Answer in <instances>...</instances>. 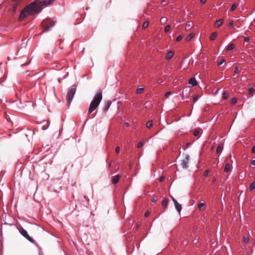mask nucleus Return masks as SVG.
<instances>
[{
	"label": "nucleus",
	"instance_id": "nucleus-1",
	"mask_svg": "<svg viewBox=\"0 0 255 255\" xmlns=\"http://www.w3.org/2000/svg\"><path fill=\"white\" fill-rule=\"evenodd\" d=\"M52 2L51 0L35 1L29 4L21 12L19 18L22 20L30 14L39 12L42 6H46Z\"/></svg>",
	"mask_w": 255,
	"mask_h": 255
},
{
	"label": "nucleus",
	"instance_id": "nucleus-2",
	"mask_svg": "<svg viewBox=\"0 0 255 255\" xmlns=\"http://www.w3.org/2000/svg\"><path fill=\"white\" fill-rule=\"evenodd\" d=\"M102 93L100 92H98L94 97V99L92 101L91 103H90V107L89 108V114H91L97 108H98L102 101Z\"/></svg>",
	"mask_w": 255,
	"mask_h": 255
},
{
	"label": "nucleus",
	"instance_id": "nucleus-3",
	"mask_svg": "<svg viewBox=\"0 0 255 255\" xmlns=\"http://www.w3.org/2000/svg\"><path fill=\"white\" fill-rule=\"evenodd\" d=\"M76 90V87L75 85H72L69 88H68L67 93L66 99L68 105H70L73 100V98L75 95V92Z\"/></svg>",
	"mask_w": 255,
	"mask_h": 255
},
{
	"label": "nucleus",
	"instance_id": "nucleus-4",
	"mask_svg": "<svg viewBox=\"0 0 255 255\" xmlns=\"http://www.w3.org/2000/svg\"><path fill=\"white\" fill-rule=\"evenodd\" d=\"M55 24V22L50 19L44 20L42 23V27L45 31H49Z\"/></svg>",
	"mask_w": 255,
	"mask_h": 255
},
{
	"label": "nucleus",
	"instance_id": "nucleus-5",
	"mask_svg": "<svg viewBox=\"0 0 255 255\" xmlns=\"http://www.w3.org/2000/svg\"><path fill=\"white\" fill-rule=\"evenodd\" d=\"M189 161V156L185 155L184 158L181 161V165L183 168H187L188 167V163Z\"/></svg>",
	"mask_w": 255,
	"mask_h": 255
},
{
	"label": "nucleus",
	"instance_id": "nucleus-6",
	"mask_svg": "<svg viewBox=\"0 0 255 255\" xmlns=\"http://www.w3.org/2000/svg\"><path fill=\"white\" fill-rule=\"evenodd\" d=\"M19 231L21 234L29 242H30L31 243L34 242V240H33V239H32L29 236L27 232L25 230H24V229H21Z\"/></svg>",
	"mask_w": 255,
	"mask_h": 255
},
{
	"label": "nucleus",
	"instance_id": "nucleus-7",
	"mask_svg": "<svg viewBox=\"0 0 255 255\" xmlns=\"http://www.w3.org/2000/svg\"><path fill=\"white\" fill-rule=\"evenodd\" d=\"M223 19L217 20L214 24V26L216 28H218L223 24Z\"/></svg>",
	"mask_w": 255,
	"mask_h": 255
},
{
	"label": "nucleus",
	"instance_id": "nucleus-8",
	"mask_svg": "<svg viewBox=\"0 0 255 255\" xmlns=\"http://www.w3.org/2000/svg\"><path fill=\"white\" fill-rule=\"evenodd\" d=\"M188 83L192 86H195L197 84V81L195 78L192 77L189 80Z\"/></svg>",
	"mask_w": 255,
	"mask_h": 255
},
{
	"label": "nucleus",
	"instance_id": "nucleus-9",
	"mask_svg": "<svg viewBox=\"0 0 255 255\" xmlns=\"http://www.w3.org/2000/svg\"><path fill=\"white\" fill-rule=\"evenodd\" d=\"M174 52L173 50L169 51L166 54L165 56V59L166 60H169L174 55Z\"/></svg>",
	"mask_w": 255,
	"mask_h": 255
},
{
	"label": "nucleus",
	"instance_id": "nucleus-10",
	"mask_svg": "<svg viewBox=\"0 0 255 255\" xmlns=\"http://www.w3.org/2000/svg\"><path fill=\"white\" fill-rule=\"evenodd\" d=\"M120 177L121 176L119 174L114 176L112 179V183L113 184H117L119 182Z\"/></svg>",
	"mask_w": 255,
	"mask_h": 255
},
{
	"label": "nucleus",
	"instance_id": "nucleus-11",
	"mask_svg": "<svg viewBox=\"0 0 255 255\" xmlns=\"http://www.w3.org/2000/svg\"><path fill=\"white\" fill-rule=\"evenodd\" d=\"M174 206H175V207L176 209V210L178 211V212L179 213V214H180V212L182 210V206L180 204H179V203H178V202L175 203L174 204Z\"/></svg>",
	"mask_w": 255,
	"mask_h": 255
},
{
	"label": "nucleus",
	"instance_id": "nucleus-12",
	"mask_svg": "<svg viewBox=\"0 0 255 255\" xmlns=\"http://www.w3.org/2000/svg\"><path fill=\"white\" fill-rule=\"evenodd\" d=\"M111 105V102L110 101H108L105 104V105H104V111H108V109H109V108L110 107Z\"/></svg>",
	"mask_w": 255,
	"mask_h": 255
},
{
	"label": "nucleus",
	"instance_id": "nucleus-13",
	"mask_svg": "<svg viewBox=\"0 0 255 255\" xmlns=\"http://www.w3.org/2000/svg\"><path fill=\"white\" fill-rule=\"evenodd\" d=\"M205 206V203L204 202L202 201H199L198 203V207L200 210H202L204 209Z\"/></svg>",
	"mask_w": 255,
	"mask_h": 255
},
{
	"label": "nucleus",
	"instance_id": "nucleus-14",
	"mask_svg": "<svg viewBox=\"0 0 255 255\" xmlns=\"http://www.w3.org/2000/svg\"><path fill=\"white\" fill-rule=\"evenodd\" d=\"M217 36V32H213L210 35L209 39L210 40L213 41L216 38Z\"/></svg>",
	"mask_w": 255,
	"mask_h": 255
},
{
	"label": "nucleus",
	"instance_id": "nucleus-15",
	"mask_svg": "<svg viewBox=\"0 0 255 255\" xmlns=\"http://www.w3.org/2000/svg\"><path fill=\"white\" fill-rule=\"evenodd\" d=\"M194 36V34L193 33H190L188 35L186 36L185 38V40L188 42L190 41Z\"/></svg>",
	"mask_w": 255,
	"mask_h": 255
},
{
	"label": "nucleus",
	"instance_id": "nucleus-16",
	"mask_svg": "<svg viewBox=\"0 0 255 255\" xmlns=\"http://www.w3.org/2000/svg\"><path fill=\"white\" fill-rule=\"evenodd\" d=\"M235 47V45L233 43L230 44L227 47V50L229 51L233 50Z\"/></svg>",
	"mask_w": 255,
	"mask_h": 255
},
{
	"label": "nucleus",
	"instance_id": "nucleus-17",
	"mask_svg": "<svg viewBox=\"0 0 255 255\" xmlns=\"http://www.w3.org/2000/svg\"><path fill=\"white\" fill-rule=\"evenodd\" d=\"M168 200L167 199H165L162 201V206L164 208H167V207L168 206Z\"/></svg>",
	"mask_w": 255,
	"mask_h": 255
},
{
	"label": "nucleus",
	"instance_id": "nucleus-18",
	"mask_svg": "<svg viewBox=\"0 0 255 255\" xmlns=\"http://www.w3.org/2000/svg\"><path fill=\"white\" fill-rule=\"evenodd\" d=\"M231 166L229 164H227L224 168V171L225 172H228L230 171Z\"/></svg>",
	"mask_w": 255,
	"mask_h": 255
},
{
	"label": "nucleus",
	"instance_id": "nucleus-19",
	"mask_svg": "<svg viewBox=\"0 0 255 255\" xmlns=\"http://www.w3.org/2000/svg\"><path fill=\"white\" fill-rule=\"evenodd\" d=\"M143 88H137L136 91V93L137 94H141L143 91Z\"/></svg>",
	"mask_w": 255,
	"mask_h": 255
},
{
	"label": "nucleus",
	"instance_id": "nucleus-20",
	"mask_svg": "<svg viewBox=\"0 0 255 255\" xmlns=\"http://www.w3.org/2000/svg\"><path fill=\"white\" fill-rule=\"evenodd\" d=\"M223 146L221 145H219L217 148L216 151L217 153H220L223 150Z\"/></svg>",
	"mask_w": 255,
	"mask_h": 255
},
{
	"label": "nucleus",
	"instance_id": "nucleus-21",
	"mask_svg": "<svg viewBox=\"0 0 255 255\" xmlns=\"http://www.w3.org/2000/svg\"><path fill=\"white\" fill-rule=\"evenodd\" d=\"M12 1L15 3V4H13V7H12V10L13 11H15L17 8V5L19 3H17L16 2V1H14L13 0Z\"/></svg>",
	"mask_w": 255,
	"mask_h": 255
},
{
	"label": "nucleus",
	"instance_id": "nucleus-22",
	"mask_svg": "<svg viewBox=\"0 0 255 255\" xmlns=\"http://www.w3.org/2000/svg\"><path fill=\"white\" fill-rule=\"evenodd\" d=\"M255 188V182H252L250 186V190L251 191L254 190Z\"/></svg>",
	"mask_w": 255,
	"mask_h": 255
},
{
	"label": "nucleus",
	"instance_id": "nucleus-23",
	"mask_svg": "<svg viewBox=\"0 0 255 255\" xmlns=\"http://www.w3.org/2000/svg\"><path fill=\"white\" fill-rule=\"evenodd\" d=\"M149 25V22L148 21H145L143 23V25H142V27L143 28H147Z\"/></svg>",
	"mask_w": 255,
	"mask_h": 255
},
{
	"label": "nucleus",
	"instance_id": "nucleus-24",
	"mask_svg": "<svg viewBox=\"0 0 255 255\" xmlns=\"http://www.w3.org/2000/svg\"><path fill=\"white\" fill-rule=\"evenodd\" d=\"M225 61L224 59H221L218 62V65L219 66H221L223 64L225 63Z\"/></svg>",
	"mask_w": 255,
	"mask_h": 255
},
{
	"label": "nucleus",
	"instance_id": "nucleus-25",
	"mask_svg": "<svg viewBox=\"0 0 255 255\" xmlns=\"http://www.w3.org/2000/svg\"><path fill=\"white\" fill-rule=\"evenodd\" d=\"M254 92V89L253 87H250L248 89V93L249 94H252Z\"/></svg>",
	"mask_w": 255,
	"mask_h": 255
},
{
	"label": "nucleus",
	"instance_id": "nucleus-26",
	"mask_svg": "<svg viewBox=\"0 0 255 255\" xmlns=\"http://www.w3.org/2000/svg\"><path fill=\"white\" fill-rule=\"evenodd\" d=\"M192 26V23L191 22H188L186 24V28H190Z\"/></svg>",
	"mask_w": 255,
	"mask_h": 255
},
{
	"label": "nucleus",
	"instance_id": "nucleus-27",
	"mask_svg": "<svg viewBox=\"0 0 255 255\" xmlns=\"http://www.w3.org/2000/svg\"><path fill=\"white\" fill-rule=\"evenodd\" d=\"M170 29V26L169 25H167L164 29V31L165 32H168Z\"/></svg>",
	"mask_w": 255,
	"mask_h": 255
},
{
	"label": "nucleus",
	"instance_id": "nucleus-28",
	"mask_svg": "<svg viewBox=\"0 0 255 255\" xmlns=\"http://www.w3.org/2000/svg\"><path fill=\"white\" fill-rule=\"evenodd\" d=\"M152 126V123L151 121H148L146 123V127L148 128H150Z\"/></svg>",
	"mask_w": 255,
	"mask_h": 255
},
{
	"label": "nucleus",
	"instance_id": "nucleus-29",
	"mask_svg": "<svg viewBox=\"0 0 255 255\" xmlns=\"http://www.w3.org/2000/svg\"><path fill=\"white\" fill-rule=\"evenodd\" d=\"M243 241L245 243H248V242L249 241V238L248 237H244L243 238Z\"/></svg>",
	"mask_w": 255,
	"mask_h": 255
},
{
	"label": "nucleus",
	"instance_id": "nucleus-30",
	"mask_svg": "<svg viewBox=\"0 0 255 255\" xmlns=\"http://www.w3.org/2000/svg\"><path fill=\"white\" fill-rule=\"evenodd\" d=\"M237 7V5L236 4H233L231 7V8H230V10L231 11H234L236 8Z\"/></svg>",
	"mask_w": 255,
	"mask_h": 255
},
{
	"label": "nucleus",
	"instance_id": "nucleus-31",
	"mask_svg": "<svg viewBox=\"0 0 255 255\" xmlns=\"http://www.w3.org/2000/svg\"><path fill=\"white\" fill-rule=\"evenodd\" d=\"M182 39V35H179L177 37V38L176 39V42H179Z\"/></svg>",
	"mask_w": 255,
	"mask_h": 255
},
{
	"label": "nucleus",
	"instance_id": "nucleus-32",
	"mask_svg": "<svg viewBox=\"0 0 255 255\" xmlns=\"http://www.w3.org/2000/svg\"><path fill=\"white\" fill-rule=\"evenodd\" d=\"M193 134L195 136H198L199 134V131L197 130H194L193 131Z\"/></svg>",
	"mask_w": 255,
	"mask_h": 255
},
{
	"label": "nucleus",
	"instance_id": "nucleus-33",
	"mask_svg": "<svg viewBox=\"0 0 255 255\" xmlns=\"http://www.w3.org/2000/svg\"><path fill=\"white\" fill-rule=\"evenodd\" d=\"M143 145V143L141 141H140L138 143L137 147L138 148H140V147L142 146Z\"/></svg>",
	"mask_w": 255,
	"mask_h": 255
},
{
	"label": "nucleus",
	"instance_id": "nucleus-34",
	"mask_svg": "<svg viewBox=\"0 0 255 255\" xmlns=\"http://www.w3.org/2000/svg\"><path fill=\"white\" fill-rule=\"evenodd\" d=\"M229 26H230V27H234V21H233V20H231V21H230V23H229Z\"/></svg>",
	"mask_w": 255,
	"mask_h": 255
},
{
	"label": "nucleus",
	"instance_id": "nucleus-35",
	"mask_svg": "<svg viewBox=\"0 0 255 255\" xmlns=\"http://www.w3.org/2000/svg\"><path fill=\"white\" fill-rule=\"evenodd\" d=\"M223 98L224 99H227L228 98V95L226 93H224L223 95Z\"/></svg>",
	"mask_w": 255,
	"mask_h": 255
},
{
	"label": "nucleus",
	"instance_id": "nucleus-36",
	"mask_svg": "<svg viewBox=\"0 0 255 255\" xmlns=\"http://www.w3.org/2000/svg\"><path fill=\"white\" fill-rule=\"evenodd\" d=\"M237 102V99L236 98H233L231 100V103L232 104H235Z\"/></svg>",
	"mask_w": 255,
	"mask_h": 255
},
{
	"label": "nucleus",
	"instance_id": "nucleus-37",
	"mask_svg": "<svg viewBox=\"0 0 255 255\" xmlns=\"http://www.w3.org/2000/svg\"><path fill=\"white\" fill-rule=\"evenodd\" d=\"M198 99V96L197 95L193 97V101L194 102H196Z\"/></svg>",
	"mask_w": 255,
	"mask_h": 255
},
{
	"label": "nucleus",
	"instance_id": "nucleus-38",
	"mask_svg": "<svg viewBox=\"0 0 255 255\" xmlns=\"http://www.w3.org/2000/svg\"><path fill=\"white\" fill-rule=\"evenodd\" d=\"M239 72V69L238 67H236L234 70V73L237 74Z\"/></svg>",
	"mask_w": 255,
	"mask_h": 255
},
{
	"label": "nucleus",
	"instance_id": "nucleus-39",
	"mask_svg": "<svg viewBox=\"0 0 255 255\" xmlns=\"http://www.w3.org/2000/svg\"><path fill=\"white\" fill-rule=\"evenodd\" d=\"M171 94V93L170 92H167L165 94V96L166 97H168L169 95Z\"/></svg>",
	"mask_w": 255,
	"mask_h": 255
},
{
	"label": "nucleus",
	"instance_id": "nucleus-40",
	"mask_svg": "<svg viewBox=\"0 0 255 255\" xmlns=\"http://www.w3.org/2000/svg\"><path fill=\"white\" fill-rule=\"evenodd\" d=\"M120 150V148L119 147H117L116 148V152L117 153H119Z\"/></svg>",
	"mask_w": 255,
	"mask_h": 255
},
{
	"label": "nucleus",
	"instance_id": "nucleus-41",
	"mask_svg": "<svg viewBox=\"0 0 255 255\" xmlns=\"http://www.w3.org/2000/svg\"><path fill=\"white\" fill-rule=\"evenodd\" d=\"M150 212L149 211H146L145 213V214H144V216L145 217H148L149 215H150Z\"/></svg>",
	"mask_w": 255,
	"mask_h": 255
},
{
	"label": "nucleus",
	"instance_id": "nucleus-42",
	"mask_svg": "<svg viewBox=\"0 0 255 255\" xmlns=\"http://www.w3.org/2000/svg\"><path fill=\"white\" fill-rule=\"evenodd\" d=\"M172 200L174 204L177 202V201L176 200H175V199L174 198H173V197H172Z\"/></svg>",
	"mask_w": 255,
	"mask_h": 255
},
{
	"label": "nucleus",
	"instance_id": "nucleus-43",
	"mask_svg": "<svg viewBox=\"0 0 255 255\" xmlns=\"http://www.w3.org/2000/svg\"><path fill=\"white\" fill-rule=\"evenodd\" d=\"M252 152L253 153H255V146H254L252 149Z\"/></svg>",
	"mask_w": 255,
	"mask_h": 255
},
{
	"label": "nucleus",
	"instance_id": "nucleus-44",
	"mask_svg": "<svg viewBox=\"0 0 255 255\" xmlns=\"http://www.w3.org/2000/svg\"><path fill=\"white\" fill-rule=\"evenodd\" d=\"M238 76H238V75H237V74H235V73H234V74L233 75V76H232V77H233L234 78H238Z\"/></svg>",
	"mask_w": 255,
	"mask_h": 255
},
{
	"label": "nucleus",
	"instance_id": "nucleus-45",
	"mask_svg": "<svg viewBox=\"0 0 255 255\" xmlns=\"http://www.w3.org/2000/svg\"><path fill=\"white\" fill-rule=\"evenodd\" d=\"M251 164H252V165L255 166V159H253L252 160Z\"/></svg>",
	"mask_w": 255,
	"mask_h": 255
},
{
	"label": "nucleus",
	"instance_id": "nucleus-46",
	"mask_svg": "<svg viewBox=\"0 0 255 255\" xmlns=\"http://www.w3.org/2000/svg\"><path fill=\"white\" fill-rule=\"evenodd\" d=\"M208 172H209L208 170H206L204 174V176H207L208 174Z\"/></svg>",
	"mask_w": 255,
	"mask_h": 255
},
{
	"label": "nucleus",
	"instance_id": "nucleus-47",
	"mask_svg": "<svg viewBox=\"0 0 255 255\" xmlns=\"http://www.w3.org/2000/svg\"><path fill=\"white\" fill-rule=\"evenodd\" d=\"M249 40V37H246L244 39L245 42H248Z\"/></svg>",
	"mask_w": 255,
	"mask_h": 255
},
{
	"label": "nucleus",
	"instance_id": "nucleus-48",
	"mask_svg": "<svg viewBox=\"0 0 255 255\" xmlns=\"http://www.w3.org/2000/svg\"><path fill=\"white\" fill-rule=\"evenodd\" d=\"M125 125L127 127H128L129 126V124L128 122H125Z\"/></svg>",
	"mask_w": 255,
	"mask_h": 255
},
{
	"label": "nucleus",
	"instance_id": "nucleus-49",
	"mask_svg": "<svg viewBox=\"0 0 255 255\" xmlns=\"http://www.w3.org/2000/svg\"><path fill=\"white\" fill-rule=\"evenodd\" d=\"M206 1V0H200V2L201 3H204Z\"/></svg>",
	"mask_w": 255,
	"mask_h": 255
},
{
	"label": "nucleus",
	"instance_id": "nucleus-50",
	"mask_svg": "<svg viewBox=\"0 0 255 255\" xmlns=\"http://www.w3.org/2000/svg\"><path fill=\"white\" fill-rule=\"evenodd\" d=\"M14 1H16L17 3H20L21 0H13Z\"/></svg>",
	"mask_w": 255,
	"mask_h": 255
},
{
	"label": "nucleus",
	"instance_id": "nucleus-51",
	"mask_svg": "<svg viewBox=\"0 0 255 255\" xmlns=\"http://www.w3.org/2000/svg\"><path fill=\"white\" fill-rule=\"evenodd\" d=\"M164 177H161L160 178V180L161 181H163L164 180Z\"/></svg>",
	"mask_w": 255,
	"mask_h": 255
},
{
	"label": "nucleus",
	"instance_id": "nucleus-52",
	"mask_svg": "<svg viewBox=\"0 0 255 255\" xmlns=\"http://www.w3.org/2000/svg\"><path fill=\"white\" fill-rule=\"evenodd\" d=\"M156 201V199H152V200H151V202H152V203H155Z\"/></svg>",
	"mask_w": 255,
	"mask_h": 255
},
{
	"label": "nucleus",
	"instance_id": "nucleus-53",
	"mask_svg": "<svg viewBox=\"0 0 255 255\" xmlns=\"http://www.w3.org/2000/svg\"><path fill=\"white\" fill-rule=\"evenodd\" d=\"M96 116V114H93V117H94Z\"/></svg>",
	"mask_w": 255,
	"mask_h": 255
}]
</instances>
